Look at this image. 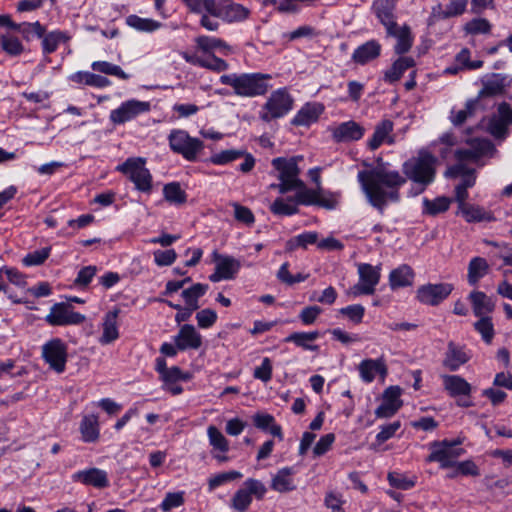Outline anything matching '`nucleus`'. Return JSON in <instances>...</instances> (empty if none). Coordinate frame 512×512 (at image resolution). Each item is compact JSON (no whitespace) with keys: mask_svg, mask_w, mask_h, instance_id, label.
Returning a JSON list of instances; mask_svg holds the SVG:
<instances>
[{"mask_svg":"<svg viewBox=\"0 0 512 512\" xmlns=\"http://www.w3.org/2000/svg\"><path fill=\"white\" fill-rule=\"evenodd\" d=\"M467 6V0H450L442 12V18L447 19L462 15Z\"/></svg>","mask_w":512,"mask_h":512,"instance_id":"obj_59","label":"nucleus"},{"mask_svg":"<svg viewBox=\"0 0 512 512\" xmlns=\"http://www.w3.org/2000/svg\"><path fill=\"white\" fill-rule=\"evenodd\" d=\"M414 276L415 274L413 269L409 265L403 264L390 272V286L393 290L411 286L413 284Z\"/></svg>","mask_w":512,"mask_h":512,"instance_id":"obj_27","label":"nucleus"},{"mask_svg":"<svg viewBox=\"0 0 512 512\" xmlns=\"http://www.w3.org/2000/svg\"><path fill=\"white\" fill-rule=\"evenodd\" d=\"M474 329L481 334L485 343L492 342L495 331L491 317H479V320L474 323Z\"/></svg>","mask_w":512,"mask_h":512,"instance_id":"obj_47","label":"nucleus"},{"mask_svg":"<svg viewBox=\"0 0 512 512\" xmlns=\"http://www.w3.org/2000/svg\"><path fill=\"white\" fill-rule=\"evenodd\" d=\"M478 99H470L466 102L465 108L458 111L455 115L451 116V121L455 126H461L464 122L472 117L478 106Z\"/></svg>","mask_w":512,"mask_h":512,"instance_id":"obj_51","label":"nucleus"},{"mask_svg":"<svg viewBox=\"0 0 512 512\" xmlns=\"http://www.w3.org/2000/svg\"><path fill=\"white\" fill-rule=\"evenodd\" d=\"M299 191L295 196L288 197V201H294L296 204L301 205H316L325 209H334L337 204V194L328 192L326 195H322V190L309 189L304 184V188H298Z\"/></svg>","mask_w":512,"mask_h":512,"instance_id":"obj_6","label":"nucleus"},{"mask_svg":"<svg viewBox=\"0 0 512 512\" xmlns=\"http://www.w3.org/2000/svg\"><path fill=\"white\" fill-rule=\"evenodd\" d=\"M339 312L347 316L353 323L360 324L364 317L365 308L360 304H355L341 308Z\"/></svg>","mask_w":512,"mask_h":512,"instance_id":"obj_62","label":"nucleus"},{"mask_svg":"<svg viewBox=\"0 0 512 512\" xmlns=\"http://www.w3.org/2000/svg\"><path fill=\"white\" fill-rule=\"evenodd\" d=\"M73 309V306L68 302L55 303L51 307L50 313L45 317V321L51 326L82 324L86 317Z\"/></svg>","mask_w":512,"mask_h":512,"instance_id":"obj_7","label":"nucleus"},{"mask_svg":"<svg viewBox=\"0 0 512 512\" xmlns=\"http://www.w3.org/2000/svg\"><path fill=\"white\" fill-rule=\"evenodd\" d=\"M243 155H245V151L243 150H224L212 155L210 161L215 165H225L243 157Z\"/></svg>","mask_w":512,"mask_h":512,"instance_id":"obj_53","label":"nucleus"},{"mask_svg":"<svg viewBox=\"0 0 512 512\" xmlns=\"http://www.w3.org/2000/svg\"><path fill=\"white\" fill-rule=\"evenodd\" d=\"M232 206L234 208V217L237 221L247 226H251L255 222L254 214L248 207L242 206L239 203H233Z\"/></svg>","mask_w":512,"mask_h":512,"instance_id":"obj_61","label":"nucleus"},{"mask_svg":"<svg viewBox=\"0 0 512 512\" xmlns=\"http://www.w3.org/2000/svg\"><path fill=\"white\" fill-rule=\"evenodd\" d=\"M394 124L389 119H384L375 126L372 138L368 141V147L371 150L378 149L384 141L392 143V139H388L389 134L393 131Z\"/></svg>","mask_w":512,"mask_h":512,"instance_id":"obj_29","label":"nucleus"},{"mask_svg":"<svg viewBox=\"0 0 512 512\" xmlns=\"http://www.w3.org/2000/svg\"><path fill=\"white\" fill-rule=\"evenodd\" d=\"M271 79L272 76L265 73L225 74L220 77V82L231 86L238 96L257 97L268 92Z\"/></svg>","mask_w":512,"mask_h":512,"instance_id":"obj_2","label":"nucleus"},{"mask_svg":"<svg viewBox=\"0 0 512 512\" xmlns=\"http://www.w3.org/2000/svg\"><path fill=\"white\" fill-rule=\"evenodd\" d=\"M270 210L275 215L291 216L297 214L299 209L297 205L286 203L283 198H276L270 206Z\"/></svg>","mask_w":512,"mask_h":512,"instance_id":"obj_56","label":"nucleus"},{"mask_svg":"<svg viewBox=\"0 0 512 512\" xmlns=\"http://www.w3.org/2000/svg\"><path fill=\"white\" fill-rule=\"evenodd\" d=\"M126 23L130 27L143 32H152L161 26V23L152 19L141 18L138 15H129Z\"/></svg>","mask_w":512,"mask_h":512,"instance_id":"obj_44","label":"nucleus"},{"mask_svg":"<svg viewBox=\"0 0 512 512\" xmlns=\"http://www.w3.org/2000/svg\"><path fill=\"white\" fill-rule=\"evenodd\" d=\"M293 99L285 89L274 91L264 105L267 112L261 114V119L270 122L272 119L284 116L292 109Z\"/></svg>","mask_w":512,"mask_h":512,"instance_id":"obj_9","label":"nucleus"},{"mask_svg":"<svg viewBox=\"0 0 512 512\" xmlns=\"http://www.w3.org/2000/svg\"><path fill=\"white\" fill-rule=\"evenodd\" d=\"M12 30L19 32L25 40L29 41L32 33L38 38H42V36H44L45 27L39 21H36L34 23H16V28Z\"/></svg>","mask_w":512,"mask_h":512,"instance_id":"obj_48","label":"nucleus"},{"mask_svg":"<svg viewBox=\"0 0 512 512\" xmlns=\"http://www.w3.org/2000/svg\"><path fill=\"white\" fill-rule=\"evenodd\" d=\"M388 481L392 487L402 490H408L415 485V481L410 480L397 472H390L388 474Z\"/></svg>","mask_w":512,"mask_h":512,"instance_id":"obj_63","label":"nucleus"},{"mask_svg":"<svg viewBox=\"0 0 512 512\" xmlns=\"http://www.w3.org/2000/svg\"><path fill=\"white\" fill-rule=\"evenodd\" d=\"M453 289L450 283H429L417 289L416 298L422 304L437 306L451 294Z\"/></svg>","mask_w":512,"mask_h":512,"instance_id":"obj_10","label":"nucleus"},{"mask_svg":"<svg viewBox=\"0 0 512 512\" xmlns=\"http://www.w3.org/2000/svg\"><path fill=\"white\" fill-rule=\"evenodd\" d=\"M323 111L324 107L322 104L307 103L298 111L291 123L294 126H308L316 122Z\"/></svg>","mask_w":512,"mask_h":512,"instance_id":"obj_23","label":"nucleus"},{"mask_svg":"<svg viewBox=\"0 0 512 512\" xmlns=\"http://www.w3.org/2000/svg\"><path fill=\"white\" fill-rule=\"evenodd\" d=\"M359 372L361 378L365 382H372L375 378V374L378 373L380 376L385 377L388 373L387 366L383 358L376 360L366 359L359 364Z\"/></svg>","mask_w":512,"mask_h":512,"instance_id":"obj_25","label":"nucleus"},{"mask_svg":"<svg viewBox=\"0 0 512 512\" xmlns=\"http://www.w3.org/2000/svg\"><path fill=\"white\" fill-rule=\"evenodd\" d=\"M196 319H197L198 326L200 328H204V329L210 328L215 324V322L217 320V313L210 308H206V309L199 311L196 314Z\"/></svg>","mask_w":512,"mask_h":512,"instance_id":"obj_64","label":"nucleus"},{"mask_svg":"<svg viewBox=\"0 0 512 512\" xmlns=\"http://www.w3.org/2000/svg\"><path fill=\"white\" fill-rule=\"evenodd\" d=\"M504 90V78L496 75L495 79L484 83L483 89L480 91L479 96H496L502 94Z\"/></svg>","mask_w":512,"mask_h":512,"instance_id":"obj_54","label":"nucleus"},{"mask_svg":"<svg viewBox=\"0 0 512 512\" xmlns=\"http://www.w3.org/2000/svg\"><path fill=\"white\" fill-rule=\"evenodd\" d=\"M458 210L467 222H490L494 220V216L491 212L486 211L478 205L467 203L463 204L462 207H459Z\"/></svg>","mask_w":512,"mask_h":512,"instance_id":"obj_36","label":"nucleus"},{"mask_svg":"<svg viewBox=\"0 0 512 512\" xmlns=\"http://www.w3.org/2000/svg\"><path fill=\"white\" fill-rule=\"evenodd\" d=\"M73 481L80 482L84 485H90L98 489H103L109 486L107 473L98 468H90L83 471H78L72 476Z\"/></svg>","mask_w":512,"mask_h":512,"instance_id":"obj_15","label":"nucleus"},{"mask_svg":"<svg viewBox=\"0 0 512 512\" xmlns=\"http://www.w3.org/2000/svg\"><path fill=\"white\" fill-rule=\"evenodd\" d=\"M295 470L292 467H285L277 471L271 480V489L279 493H288L296 490L297 485L293 479Z\"/></svg>","mask_w":512,"mask_h":512,"instance_id":"obj_20","label":"nucleus"},{"mask_svg":"<svg viewBox=\"0 0 512 512\" xmlns=\"http://www.w3.org/2000/svg\"><path fill=\"white\" fill-rule=\"evenodd\" d=\"M467 34H488L491 31V24L485 18H474L464 26Z\"/></svg>","mask_w":512,"mask_h":512,"instance_id":"obj_52","label":"nucleus"},{"mask_svg":"<svg viewBox=\"0 0 512 512\" xmlns=\"http://www.w3.org/2000/svg\"><path fill=\"white\" fill-rule=\"evenodd\" d=\"M42 357L52 370L63 373L68 358L67 346L60 338H54L43 345Z\"/></svg>","mask_w":512,"mask_h":512,"instance_id":"obj_8","label":"nucleus"},{"mask_svg":"<svg viewBox=\"0 0 512 512\" xmlns=\"http://www.w3.org/2000/svg\"><path fill=\"white\" fill-rule=\"evenodd\" d=\"M202 344L201 335L195 327L190 324H184L177 336H175V345L181 351L186 349H198Z\"/></svg>","mask_w":512,"mask_h":512,"instance_id":"obj_17","label":"nucleus"},{"mask_svg":"<svg viewBox=\"0 0 512 512\" xmlns=\"http://www.w3.org/2000/svg\"><path fill=\"white\" fill-rule=\"evenodd\" d=\"M42 50L44 54L54 53L61 42L69 41L70 37L62 31H52L49 33L44 32L42 36Z\"/></svg>","mask_w":512,"mask_h":512,"instance_id":"obj_39","label":"nucleus"},{"mask_svg":"<svg viewBox=\"0 0 512 512\" xmlns=\"http://www.w3.org/2000/svg\"><path fill=\"white\" fill-rule=\"evenodd\" d=\"M212 257L213 261L216 262V266L215 271L209 276V280L211 282H219L223 279H234L241 267L240 262L231 256H223L217 251L213 252Z\"/></svg>","mask_w":512,"mask_h":512,"instance_id":"obj_11","label":"nucleus"},{"mask_svg":"<svg viewBox=\"0 0 512 512\" xmlns=\"http://www.w3.org/2000/svg\"><path fill=\"white\" fill-rule=\"evenodd\" d=\"M319 336L320 332L317 330L312 332H293L284 339V342L293 343L303 350L318 351L319 346L312 344V342L318 339Z\"/></svg>","mask_w":512,"mask_h":512,"instance_id":"obj_28","label":"nucleus"},{"mask_svg":"<svg viewBox=\"0 0 512 512\" xmlns=\"http://www.w3.org/2000/svg\"><path fill=\"white\" fill-rule=\"evenodd\" d=\"M197 48L204 54H213L212 52L216 49L224 51V54H228L231 51V47L222 39L199 36L195 39Z\"/></svg>","mask_w":512,"mask_h":512,"instance_id":"obj_38","label":"nucleus"},{"mask_svg":"<svg viewBox=\"0 0 512 512\" xmlns=\"http://www.w3.org/2000/svg\"><path fill=\"white\" fill-rule=\"evenodd\" d=\"M244 488L250 497L254 495L258 500H262L267 492L265 485L261 481L253 478H249L244 482Z\"/></svg>","mask_w":512,"mask_h":512,"instance_id":"obj_60","label":"nucleus"},{"mask_svg":"<svg viewBox=\"0 0 512 512\" xmlns=\"http://www.w3.org/2000/svg\"><path fill=\"white\" fill-rule=\"evenodd\" d=\"M50 250L51 249L49 247H45V248H42L40 250H36V251L31 252V253H28L23 258L24 265H26V266H34V265H41V264H43L46 261V259L49 257Z\"/></svg>","mask_w":512,"mask_h":512,"instance_id":"obj_58","label":"nucleus"},{"mask_svg":"<svg viewBox=\"0 0 512 512\" xmlns=\"http://www.w3.org/2000/svg\"><path fill=\"white\" fill-rule=\"evenodd\" d=\"M442 379L444 389L451 397L470 396L472 387L463 377L459 375H444Z\"/></svg>","mask_w":512,"mask_h":512,"instance_id":"obj_24","label":"nucleus"},{"mask_svg":"<svg viewBox=\"0 0 512 512\" xmlns=\"http://www.w3.org/2000/svg\"><path fill=\"white\" fill-rule=\"evenodd\" d=\"M92 69L104 74L117 76L121 79H128V75L119 66L106 61L93 62Z\"/></svg>","mask_w":512,"mask_h":512,"instance_id":"obj_55","label":"nucleus"},{"mask_svg":"<svg viewBox=\"0 0 512 512\" xmlns=\"http://www.w3.org/2000/svg\"><path fill=\"white\" fill-rule=\"evenodd\" d=\"M273 167L279 171V180L284 179H299L300 168L297 165L295 158L289 160L278 157L272 160Z\"/></svg>","mask_w":512,"mask_h":512,"instance_id":"obj_30","label":"nucleus"},{"mask_svg":"<svg viewBox=\"0 0 512 512\" xmlns=\"http://www.w3.org/2000/svg\"><path fill=\"white\" fill-rule=\"evenodd\" d=\"M207 290V284L196 283L191 287L184 289L181 295L184 298L187 307L197 310L199 308L198 300L207 292Z\"/></svg>","mask_w":512,"mask_h":512,"instance_id":"obj_42","label":"nucleus"},{"mask_svg":"<svg viewBox=\"0 0 512 512\" xmlns=\"http://www.w3.org/2000/svg\"><path fill=\"white\" fill-rule=\"evenodd\" d=\"M164 199L170 204L177 206L183 205L187 202V194L181 188L179 182H170L163 187Z\"/></svg>","mask_w":512,"mask_h":512,"instance_id":"obj_40","label":"nucleus"},{"mask_svg":"<svg viewBox=\"0 0 512 512\" xmlns=\"http://www.w3.org/2000/svg\"><path fill=\"white\" fill-rule=\"evenodd\" d=\"M168 139L172 151L182 155L188 161H195L198 153L204 148L203 141L191 137L184 130L172 131Z\"/></svg>","mask_w":512,"mask_h":512,"instance_id":"obj_5","label":"nucleus"},{"mask_svg":"<svg viewBox=\"0 0 512 512\" xmlns=\"http://www.w3.org/2000/svg\"><path fill=\"white\" fill-rule=\"evenodd\" d=\"M117 170L126 175L141 192L149 193L152 189V176L145 167V159L128 158L117 167Z\"/></svg>","mask_w":512,"mask_h":512,"instance_id":"obj_4","label":"nucleus"},{"mask_svg":"<svg viewBox=\"0 0 512 512\" xmlns=\"http://www.w3.org/2000/svg\"><path fill=\"white\" fill-rule=\"evenodd\" d=\"M252 502V497L245 488L239 489L231 500V507L238 512H246Z\"/></svg>","mask_w":512,"mask_h":512,"instance_id":"obj_57","label":"nucleus"},{"mask_svg":"<svg viewBox=\"0 0 512 512\" xmlns=\"http://www.w3.org/2000/svg\"><path fill=\"white\" fill-rule=\"evenodd\" d=\"M80 432L84 442H96L100 435L98 417L94 414L85 415L80 423Z\"/></svg>","mask_w":512,"mask_h":512,"instance_id":"obj_35","label":"nucleus"},{"mask_svg":"<svg viewBox=\"0 0 512 512\" xmlns=\"http://www.w3.org/2000/svg\"><path fill=\"white\" fill-rule=\"evenodd\" d=\"M438 159L427 150H420L416 157L405 161L402 165L401 175L398 171L388 170L377 166L371 170L358 173V181L369 203L383 213L388 202L400 200V188L407 179L418 184L423 192L436 177Z\"/></svg>","mask_w":512,"mask_h":512,"instance_id":"obj_1","label":"nucleus"},{"mask_svg":"<svg viewBox=\"0 0 512 512\" xmlns=\"http://www.w3.org/2000/svg\"><path fill=\"white\" fill-rule=\"evenodd\" d=\"M468 300L476 317H489L488 314L492 313L495 309L493 299L482 291H472L468 296Z\"/></svg>","mask_w":512,"mask_h":512,"instance_id":"obj_19","label":"nucleus"},{"mask_svg":"<svg viewBox=\"0 0 512 512\" xmlns=\"http://www.w3.org/2000/svg\"><path fill=\"white\" fill-rule=\"evenodd\" d=\"M365 129L357 122L350 120L341 123L333 130V139L336 142H350L361 139Z\"/></svg>","mask_w":512,"mask_h":512,"instance_id":"obj_18","label":"nucleus"},{"mask_svg":"<svg viewBox=\"0 0 512 512\" xmlns=\"http://www.w3.org/2000/svg\"><path fill=\"white\" fill-rule=\"evenodd\" d=\"M469 361V356L462 347L457 346L453 341H450L447 346V352L443 360V366L449 371H456L461 365Z\"/></svg>","mask_w":512,"mask_h":512,"instance_id":"obj_26","label":"nucleus"},{"mask_svg":"<svg viewBox=\"0 0 512 512\" xmlns=\"http://www.w3.org/2000/svg\"><path fill=\"white\" fill-rule=\"evenodd\" d=\"M401 388L398 386H390L383 393V402L375 410L378 418L392 417L402 407Z\"/></svg>","mask_w":512,"mask_h":512,"instance_id":"obj_14","label":"nucleus"},{"mask_svg":"<svg viewBox=\"0 0 512 512\" xmlns=\"http://www.w3.org/2000/svg\"><path fill=\"white\" fill-rule=\"evenodd\" d=\"M250 11L248 8L237 3H217L216 14L214 17L222 18L228 22L243 21L248 18Z\"/></svg>","mask_w":512,"mask_h":512,"instance_id":"obj_16","label":"nucleus"},{"mask_svg":"<svg viewBox=\"0 0 512 512\" xmlns=\"http://www.w3.org/2000/svg\"><path fill=\"white\" fill-rule=\"evenodd\" d=\"M360 281L375 289L380 281V269L371 264L362 263L358 265Z\"/></svg>","mask_w":512,"mask_h":512,"instance_id":"obj_43","label":"nucleus"},{"mask_svg":"<svg viewBox=\"0 0 512 512\" xmlns=\"http://www.w3.org/2000/svg\"><path fill=\"white\" fill-rule=\"evenodd\" d=\"M391 33H386L387 36L395 37L397 43L394 47V51L397 55H403L407 53L413 45V37L411 29L408 25L398 26L395 24L391 29Z\"/></svg>","mask_w":512,"mask_h":512,"instance_id":"obj_22","label":"nucleus"},{"mask_svg":"<svg viewBox=\"0 0 512 512\" xmlns=\"http://www.w3.org/2000/svg\"><path fill=\"white\" fill-rule=\"evenodd\" d=\"M415 66V60L412 57H400L385 72L384 80L390 83L398 81L403 73Z\"/></svg>","mask_w":512,"mask_h":512,"instance_id":"obj_37","label":"nucleus"},{"mask_svg":"<svg viewBox=\"0 0 512 512\" xmlns=\"http://www.w3.org/2000/svg\"><path fill=\"white\" fill-rule=\"evenodd\" d=\"M150 107L149 102L129 100L113 110L110 114V119L114 124H123L141 113L148 112Z\"/></svg>","mask_w":512,"mask_h":512,"instance_id":"obj_12","label":"nucleus"},{"mask_svg":"<svg viewBox=\"0 0 512 512\" xmlns=\"http://www.w3.org/2000/svg\"><path fill=\"white\" fill-rule=\"evenodd\" d=\"M381 53V45L377 40H370L360 45L352 54V60L356 64L365 65L377 59Z\"/></svg>","mask_w":512,"mask_h":512,"instance_id":"obj_21","label":"nucleus"},{"mask_svg":"<svg viewBox=\"0 0 512 512\" xmlns=\"http://www.w3.org/2000/svg\"><path fill=\"white\" fill-rule=\"evenodd\" d=\"M70 80L77 84L84 83L85 85L99 88L106 87L110 84L108 78L90 72H76L70 76Z\"/></svg>","mask_w":512,"mask_h":512,"instance_id":"obj_41","label":"nucleus"},{"mask_svg":"<svg viewBox=\"0 0 512 512\" xmlns=\"http://www.w3.org/2000/svg\"><path fill=\"white\" fill-rule=\"evenodd\" d=\"M183 2L193 13L202 14L207 12L212 16L216 14L217 2L215 0H183Z\"/></svg>","mask_w":512,"mask_h":512,"instance_id":"obj_46","label":"nucleus"},{"mask_svg":"<svg viewBox=\"0 0 512 512\" xmlns=\"http://www.w3.org/2000/svg\"><path fill=\"white\" fill-rule=\"evenodd\" d=\"M120 310L114 309L109 311L105 317L103 322V333L100 338V342L102 344H109L115 341L119 337L118 328H117V318Z\"/></svg>","mask_w":512,"mask_h":512,"instance_id":"obj_32","label":"nucleus"},{"mask_svg":"<svg viewBox=\"0 0 512 512\" xmlns=\"http://www.w3.org/2000/svg\"><path fill=\"white\" fill-rule=\"evenodd\" d=\"M450 203L451 200L444 196L437 197L434 200L425 198L423 201L424 213L431 216L443 213L449 209Z\"/></svg>","mask_w":512,"mask_h":512,"instance_id":"obj_45","label":"nucleus"},{"mask_svg":"<svg viewBox=\"0 0 512 512\" xmlns=\"http://www.w3.org/2000/svg\"><path fill=\"white\" fill-rule=\"evenodd\" d=\"M186 60L194 65L210 69L216 72H222L228 69V63L216 57L214 54H205L202 56H186Z\"/></svg>","mask_w":512,"mask_h":512,"instance_id":"obj_33","label":"nucleus"},{"mask_svg":"<svg viewBox=\"0 0 512 512\" xmlns=\"http://www.w3.org/2000/svg\"><path fill=\"white\" fill-rule=\"evenodd\" d=\"M465 437L458 436L456 439L448 440L444 439L442 441H434L430 444L431 453L427 457L428 462H439L441 468H450L453 467L455 461L453 458H457L464 453L463 448H456L463 444Z\"/></svg>","mask_w":512,"mask_h":512,"instance_id":"obj_3","label":"nucleus"},{"mask_svg":"<svg viewBox=\"0 0 512 512\" xmlns=\"http://www.w3.org/2000/svg\"><path fill=\"white\" fill-rule=\"evenodd\" d=\"M209 442L210 444L217 450L226 453L229 450V443L228 440L224 437V435L221 433V431L213 426L210 425L207 429Z\"/></svg>","mask_w":512,"mask_h":512,"instance_id":"obj_50","label":"nucleus"},{"mask_svg":"<svg viewBox=\"0 0 512 512\" xmlns=\"http://www.w3.org/2000/svg\"><path fill=\"white\" fill-rule=\"evenodd\" d=\"M490 266L485 258L474 257L468 265L467 280L472 286H476L481 278L488 274Z\"/></svg>","mask_w":512,"mask_h":512,"instance_id":"obj_34","label":"nucleus"},{"mask_svg":"<svg viewBox=\"0 0 512 512\" xmlns=\"http://www.w3.org/2000/svg\"><path fill=\"white\" fill-rule=\"evenodd\" d=\"M494 149V146L489 140L478 141L474 149H457L455 151V158L458 161H478L481 156Z\"/></svg>","mask_w":512,"mask_h":512,"instance_id":"obj_31","label":"nucleus"},{"mask_svg":"<svg viewBox=\"0 0 512 512\" xmlns=\"http://www.w3.org/2000/svg\"><path fill=\"white\" fill-rule=\"evenodd\" d=\"M398 0H374L372 4V11L385 27L386 33H391V29L397 24L396 21V6Z\"/></svg>","mask_w":512,"mask_h":512,"instance_id":"obj_13","label":"nucleus"},{"mask_svg":"<svg viewBox=\"0 0 512 512\" xmlns=\"http://www.w3.org/2000/svg\"><path fill=\"white\" fill-rule=\"evenodd\" d=\"M0 42L2 49L10 56H19L24 52L23 44L15 36L2 35Z\"/></svg>","mask_w":512,"mask_h":512,"instance_id":"obj_49","label":"nucleus"}]
</instances>
